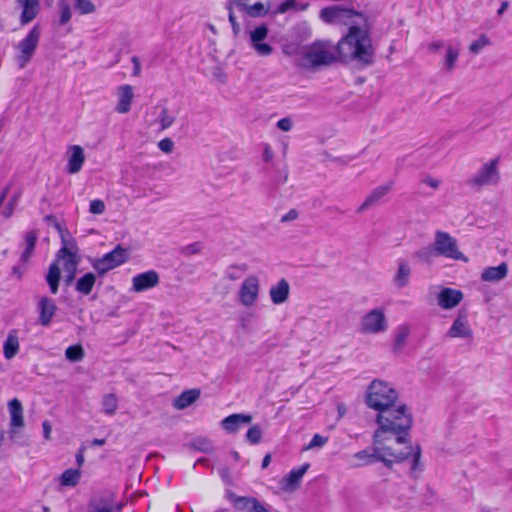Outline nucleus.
<instances>
[{
	"mask_svg": "<svg viewBox=\"0 0 512 512\" xmlns=\"http://www.w3.org/2000/svg\"><path fill=\"white\" fill-rule=\"evenodd\" d=\"M460 50L456 46L448 45L446 48V55L443 60L442 68L450 72L456 67V63L459 57Z\"/></svg>",
	"mask_w": 512,
	"mask_h": 512,
	"instance_id": "34",
	"label": "nucleus"
},
{
	"mask_svg": "<svg viewBox=\"0 0 512 512\" xmlns=\"http://www.w3.org/2000/svg\"><path fill=\"white\" fill-rule=\"evenodd\" d=\"M80 478L81 472L78 469H67L62 473L60 483L66 487H74L79 483Z\"/></svg>",
	"mask_w": 512,
	"mask_h": 512,
	"instance_id": "37",
	"label": "nucleus"
},
{
	"mask_svg": "<svg viewBox=\"0 0 512 512\" xmlns=\"http://www.w3.org/2000/svg\"><path fill=\"white\" fill-rule=\"evenodd\" d=\"M76 277V271H65L64 283L66 286H70Z\"/></svg>",
	"mask_w": 512,
	"mask_h": 512,
	"instance_id": "62",
	"label": "nucleus"
},
{
	"mask_svg": "<svg viewBox=\"0 0 512 512\" xmlns=\"http://www.w3.org/2000/svg\"><path fill=\"white\" fill-rule=\"evenodd\" d=\"M262 434L263 432L261 427L258 424H255L248 429L246 433V439L249 443L255 445L260 443Z\"/></svg>",
	"mask_w": 512,
	"mask_h": 512,
	"instance_id": "45",
	"label": "nucleus"
},
{
	"mask_svg": "<svg viewBox=\"0 0 512 512\" xmlns=\"http://www.w3.org/2000/svg\"><path fill=\"white\" fill-rule=\"evenodd\" d=\"M274 157V152L271 148V146L267 143L263 144V153H262V159L264 162L269 163L272 161Z\"/></svg>",
	"mask_w": 512,
	"mask_h": 512,
	"instance_id": "55",
	"label": "nucleus"
},
{
	"mask_svg": "<svg viewBox=\"0 0 512 512\" xmlns=\"http://www.w3.org/2000/svg\"><path fill=\"white\" fill-rule=\"evenodd\" d=\"M227 10H228V18H229V22L231 24V27H232V31H233V34L234 36H238L240 31H241V27H240V24L237 22L236 20V17L234 15V12H233V3H230L227 5Z\"/></svg>",
	"mask_w": 512,
	"mask_h": 512,
	"instance_id": "49",
	"label": "nucleus"
},
{
	"mask_svg": "<svg viewBox=\"0 0 512 512\" xmlns=\"http://www.w3.org/2000/svg\"><path fill=\"white\" fill-rule=\"evenodd\" d=\"M338 48L331 41L316 40L305 47L299 65L302 68L317 71L337 61Z\"/></svg>",
	"mask_w": 512,
	"mask_h": 512,
	"instance_id": "4",
	"label": "nucleus"
},
{
	"mask_svg": "<svg viewBox=\"0 0 512 512\" xmlns=\"http://www.w3.org/2000/svg\"><path fill=\"white\" fill-rule=\"evenodd\" d=\"M295 4H296L295 0H286L278 6L277 12L285 13L289 9L293 8L295 6Z\"/></svg>",
	"mask_w": 512,
	"mask_h": 512,
	"instance_id": "59",
	"label": "nucleus"
},
{
	"mask_svg": "<svg viewBox=\"0 0 512 512\" xmlns=\"http://www.w3.org/2000/svg\"><path fill=\"white\" fill-rule=\"evenodd\" d=\"M68 244L71 246L74 245L73 241L68 242L67 240L66 243L63 244L61 249L57 252L56 261L58 263L60 260H63L64 271H77L80 257L77 255V253L71 251V249L68 247Z\"/></svg>",
	"mask_w": 512,
	"mask_h": 512,
	"instance_id": "17",
	"label": "nucleus"
},
{
	"mask_svg": "<svg viewBox=\"0 0 512 512\" xmlns=\"http://www.w3.org/2000/svg\"><path fill=\"white\" fill-rule=\"evenodd\" d=\"M358 17L366 22L364 14L341 5H330L320 10L319 18L329 25L349 26V32L337 43L339 57L368 65L373 61L374 49L367 30L359 27Z\"/></svg>",
	"mask_w": 512,
	"mask_h": 512,
	"instance_id": "1",
	"label": "nucleus"
},
{
	"mask_svg": "<svg viewBox=\"0 0 512 512\" xmlns=\"http://www.w3.org/2000/svg\"><path fill=\"white\" fill-rule=\"evenodd\" d=\"M253 1L252 0H234V4L240 11H244Z\"/></svg>",
	"mask_w": 512,
	"mask_h": 512,
	"instance_id": "63",
	"label": "nucleus"
},
{
	"mask_svg": "<svg viewBox=\"0 0 512 512\" xmlns=\"http://www.w3.org/2000/svg\"><path fill=\"white\" fill-rule=\"evenodd\" d=\"M378 424L374 432V442L384 443L395 436L398 444H410V430L413 425V417L405 404L395 406L379 411L376 417Z\"/></svg>",
	"mask_w": 512,
	"mask_h": 512,
	"instance_id": "2",
	"label": "nucleus"
},
{
	"mask_svg": "<svg viewBox=\"0 0 512 512\" xmlns=\"http://www.w3.org/2000/svg\"><path fill=\"white\" fill-rule=\"evenodd\" d=\"M508 274V265L505 262L498 266L486 268L481 275V279L486 282H498L504 279Z\"/></svg>",
	"mask_w": 512,
	"mask_h": 512,
	"instance_id": "26",
	"label": "nucleus"
},
{
	"mask_svg": "<svg viewBox=\"0 0 512 512\" xmlns=\"http://www.w3.org/2000/svg\"><path fill=\"white\" fill-rule=\"evenodd\" d=\"M290 292V285L286 279H281L276 285L270 288L269 294L271 301L276 304H282L287 301Z\"/></svg>",
	"mask_w": 512,
	"mask_h": 512,
	"instance_id": "25",
	"label": "nucleus"
},
{
	"mask_svg": "<svg viewBox=\"0 0 512 512\" xmlns=\"http://www.w3.org/2000/svg\"><path fill=\"white\" fill-rule=\"evenodd\" d=\"M84 355L85 353L81 345H72L65 350V356L71 362L81 361Z\"/></svg>",
	"mask_w": 512,
	"mask_h": 512,
	"instance_id": "41",
	"label": "nucleus"
},
{
	"mask_svg": "<svg viewBox=\"0 0 512 512\" xmlns=\"http://www.w3.org/2000/svg\"><path fill=\"white\" fill-rule=\"evenodd\" d=\"M410 330L407 325H401L397 329V333L395 336L394 344H393V351L399 352L403 348L408 336H409Z\"/></svg>",
	"mask_w": 512,
	"mask_h": 512,
	"instance_id": "39",
	"label": "nucleus"
},
{
	"mask_svg": "<svg viewBox=\"0 0 512 512\" xmlns=\"http://www.w3.org/2000/svg\"><path fill=\"white\" fill-rule=\"evenodd\" d=\"M104 211H105V204L102 200L95 199L90 202L89 212L91 214L100 215V214L104 213Z\"/></svg>",
	"mask_w": 512,
	"mask_h": 512,
	"instance_id": "51",
	"label": "nucleus"
},
{
	"mask_svg": "<svg viewBox=\"0 0 512 512\" xmlns=\"http://www.w3.org/2000/svg\"><path fill=\"white\" fill-rule=\"evenodd\" d=\"M9 413L11 416L10 425L12 428L23 427L24 426V418H23V407L21 402L14 398L8 403Z\"/></svg>",
	"mask_w": 512,
	"mask_h": 512,
	"instance_id": "27",
	"label": "nucleus"
},
{
	"mask_svg": "<svg viewBox=\"0 0 512 512\" xmlns=\"http://www.w3.org/2000/svg\"><path fill=\"white\" fill-rule=\"evenodd\" d=\"M46 282L52 294H57L59 290V283L61 280V271L57 261L49 265L48 273L46 274Z\"/></svg>",
	"mask_w": 512,
	"mask_h": 512,
	"instance_id": "28",
	"label": "nucleus"
},
{
	"mask_svg": "<svg viewBox=\"0 0 512 512\" xmlns=\"http://www.w3.org/2000/svg\"><path fill=\"white\" fill-rule=\"evenodd\" d=\"M394 185V181H389L385 185H380L372 190V192L367 196L365 201L361 204V206L357 209L358 213H363L365 210L376 205L383 197H385Z\"/></svg>",
	"mask_w": 512,
	"mask_h": 512,
	"instance_id": "19",
	"label": "nucleus"
},
{
	"mask_svg": "<svg viewBox=\"0 0 512 512\" xmlns=\"http://www.w3.org/2000/svg\"><path fill=\"white\" fill-rule=\"evenodd\" d=\"M433 246L435 247L438 256L467 261L464 254L459 251L456 239L447 232L437 230L435 232Z\"/></svg>",
	"mask_w": 512,
	"mask_h": 512,
	"instance_id": "7",
	"label": "nucleus"
},
{
	"mask_svg": "<svg viewBox=\"0 0 512 512\" xmlns=\"http://www.w3.org/2000/svg\"><path fill=\"white\" fill-rule=\"evenodd\" d=\"M132 63H133V72H132V75L133 76H139L140 75V72H141V63H140V60L138 57L136 56H133L132 59H131Z\"/></svg>",
	"mask_w": 512,
	"mask_h": 512,
	"instance_id": "61",
	"label": "nucleus"
},
{
	"mask_svg": "<svg viewBox=\"0 0 512 512\" xmlns=\"http://www.w3.org/2000/svg\"><path fill=\"white\" fill-rule=\"evenodd\" d=\"M95 282V274L88 272L77 280L75 284V290L83 295H89L93 290Z\"/></svg>",
	"mask_w": 512,
	"mask_h": 512,
	"instance_id": "31",
	"label": "nucleus"
},
{
	"mask_svg": "<svg viewBox=\"0 0 512 512\" xmlns=\"http://www.w3.org/2000/svg\"><path fill=\"white\" fill-rule=\"evenodd\" d=\"M225 496L232 503L235 512H270L255 497L238 496L231 490H227Z\"/></svg>",
	"mask_w": 512,
	"mask_h": 512,
	"instance_id": "12",
	"label": "nucleus"
},
{
	"mask_svg": "<svg viewBox=\"0 0 512 512\" xmlns=\"http://www.w3.org/2000/svg\"><path fill=\"white\" fill-rule=\"evenodd\" d=\"M57 6L59 8V25H66L72 17V8L67 0H58Z\"/></svg>",
	"mask_w": 512,
	"mask_h": 512,
	"instance_id": "40",
	"label": "nucleus"
},
{
	"mask_svg": "<svg viewBox=\"0 0 512 512\" xmlns=\"http://www.w3.org/2000/svg\"><path fill=\"white\" fill-rule=\"evenodd\" d=\"M129 258V252L121 245H117L112 251L104 254L101 258L92 263V267L99 276L105 275L108 271L124 264Z\"/></svg>",
	"mask_w": 512,
	"mask_h": 512,
	"instance_id": "6",
	"label": "nucleus"
},
{
	"mask_svg": "<svg viewBox=\"0 0 512 512\" xmlns=\"http://www.w3.org/2000/svg\"><path fill=\"white\" fill-rule=\"evenodd\" d=\"M37 310L39 312V323L42 326H48L57 311V306L54 300L43 296L38 301Z\"/></svg>",
	"mask_w": 512,
	"mask_h": 512,
	"instance_id": "18",
	"label": "nucleus"
},
{
	"mask_svg": "<svg viewBox=\"0 0 512 512\" xmlns=\"http://www.w3.org/2000/svg\"><path fill=\"white\" fill-rule=\"evenodd\" d=\"M25 249L23 250L22 254H21V257H20V260L23 262V263H26L33 251H34V248H35V245H36V242H37V233L35 231H29L26 233L25 235Z\"/></svg>",
	"mask_w": 512,
	"mask_h": 512,
	"instance_id": "36",
	"label": "nucleus"
},
{
	"mask_svg": "<svg viewBox=\"0 0 512 512\" xmlns=\"http://www.w3.org/2000/svg\"><path fill=\"white\" fill-rule=\"evenodd\" d=\"M327 441H328L327 437H323L320 434H315L312 437L309 445L307 446V449H311V448H314V447H322L323 445L326 444Z\"/></svg>",
	"mask_w": 512,
	"mask_h": 512,
	"instance_id": "54",
	"label": "nucleus"
},
{
	"mask_svg": "<svg viewBox=\"0 0 512 512\" xmlns=\"http://www.w3.org/2000/svg\"><path fill=\"white\" fill-rule=\"evenodd\" d=\"M191 447L198 451L209 453L212 450V444L207 438H196L191 442Z\"/></svg>",
	"mask_w": 512,
	"mask_h": 512,
	"instance_id": "48",
	"label": "nucleus"
},
{
	"mask_svg": "<svg viewBox=\"0 0 512 512\" xmlns=\"http://www.w3.org/2000/svg\"><path fill=\"white\" fill-rule=\"evenodd\" d=\"M397 399L398 392L386 381L374 379L367 387L365 403L378 412L395 405Z\"/></svg>",
	"mask_w": 512,
	"mask_h": 512,
	"instance_id": "5",
	"label": "nucleus"
},
{
	"mask_svg": "<svg viewBox=\"0 0 512 512\" xmlns=\"http://www.w3.org/2000/svg\"><path fill=\"white\" fill-rule=\"evenodd\" d=\"M489 44V38L486 35H481L478 39H476L470 44L469 51L473 54H478L483 48H485Z\"/></svg>",
	"mask_w": 512,
	"mask_h": 512,
	"instance_id": "47",
	"label": "nucleus"
},
{
	"mask_svg": "<svg viewBox=\"0 0 512 512\" xmlns=\"http://www.w3.org/2000/svg\"><path fill=\"white\" fill-rule=\"evenodd\" d=\"M472 330L469 326L468 316L465 311H460L454 319L450 329L448 330V337L450 338H470L472 337Z\"/></svg>",
	"mask_w": 512,
	"mask_h": 512,
	"instance_id": "15",
	"label": "nucleus"
},
{
	"mask_svg": "<svg viewBox=\"0 0 512 512\" xmlns=\"http://www.w3.org/2000/svg\"><path fill=\"white\" fill-rule=\"evenodd\" d=\"M436 256H438V253L433 245L423 247V248L417 250L414 254V257L420 263H423V264H430L433 261L434 257H436Z\"/></svg>",
	"mask_w": 512,
	"mask_h": 512,
	"instance_id": "38",
	"label": "nucleus"
},
{
	"mask_svg": "<svg viewBox=\"0 0 512 512\" xmlns=\"http://www.w3.org/2000/svg\"><path fill=\"white\" fill-rule=\"evenodd\" d=\"M158 148L164 153H171L174 149V142L170 138H164L159 141Z\"/></svg>",
	"mask_w": 512,
	"mask_h": 512,
	"instance_id": "53",
	"label": "nucleus"
},
{
	"mask_svg": "<svg viewBox=\"0 0 512 512\" xmlns=\"http://www.w3.org/2000/svg\"><path fill=\"white\" fill-rule=\"evenodd\" d=\"M421 447L416 445H407L399 452L395 451L392 447L384 446L383 443H375L373 441L372 448H366L354 454V458L359 460L356 466H368L375 462H381L388 469H392L394 464L402 463L409 457H413L411 470L417 471L420 466Z\"/></svg>",
	"mask_w": 512,
	"mask_h": 512,
	"instance_id": "3",
	"label": "nucleus"
},
{
	"mask_svg": "<svg viewBox=\"0 0 512 512\" xmlns=\"http://www.w3.org/2000/svg\"><path fill=\"white\" fill-rule=\"evenodd\" d=\"M438 305L443 309H452L456 307L463 299V293L460 290L452 288H443L438 294Z\"/></svg>",
	"mask_w": 512,
	"mask_h": 512,
	"instance_id": "20",
	"label": "nucleus"
},
{
	"mask_svg": "<svg viewBox=\"0 0 512 512\" xmlns=\"http://www.w3.org/2000/svg\"><path fill=\"white\" fill-rule=\"evenodd\" d=\"M159 284V275L154 270L137 274L132 279V289L135 292L149 290Z\"/></svg>",
	"mask_w": 512,
	"mask_h": 512,
	"instance_id": "16",
	"label": "nucleus"
},
{
	"mask_svg": "<svg viewBox=\"0 0 512 512\" xmlns=\"http://www.w3.org/2000/svg\"><path fill=\"white\" fill-rule=\"evenodd\" d=\"M44 220L52 225L60 234L62 243L65 244L67 241V236H69V232L66 229H63L60 223L57 221L56 217L54 215H46Z\"/></svg>",
	"mask_w": 512,
	"mask_h": 512,
	"instance_id": "46",
	"label": "nucleus"
},
{
	"mask_svg": "<svg viewBox=\"0 0 512 512\" xmlns=\"http://www.w3.org/2000/svg\"><path fill=\"white\" fill-rule=\"evenodd\" d=\"M121 506L115 503L111 493H103L92 497L87 506V512H119Z\"/></svg>",
	"mask_w": 512,
	"mask_h": 512,
	"instance_id": "13",
	"label": "nucleus"
},
{
	"mask_svg": "<svg viewBox=\"0 0 512 512\" xmlns=\"http://www.w3.org/2000/svg\"><path fill=\"white\" fill-rule=\"evenodd\" d=\"M43 427V434L45 439H50V434L52 431L51 424L48 421H44L42 424Z\"/></svg>",
	"mask_w": 512,
	"mask_h": 512,
	"instance_id": "64",
	"label": "nucleus"
},
{
	"mask_svg": "<svg viewBox=\"0 0 512 512\" xmlns=\"http://www.w3.org/2000/svg\"><path fill=\"white\" fill-rule=\"evenodd\" d=\"M309 468V464H304L298 468L291 470L282 481V488L284 490H294L299 485L302 477Z\"/></svg>",
	"mask_w": 512,
	"mask_h": 512,
	"instance_id": "24",
	"label": "nucleus"
},
{
	"mask_svg": "<svg viewBox=\"0 0 512 512\" xmlns=\"http://www.w3.org/2000/svg\"><path fill=\"white\" fill-rule=\"evenodd\" d=\"M411 268L407 261L401 260L398 263V269L394 276V284L398 288H403L409 284Z\"/></svg>",
	"mask_w": 512,
	"mask_h": 512,
	"instance_id": "30",
	"label": "nucleus"
},
{
	"mask_svg": "<svg viewBox=\"0 0 512 512\" xmlns=\"http://www.w3.org/2000/svg\"><path fill=\"white\" fill-rule=\"evenodd\" d=\"M270 3H263L261 1L252 2L243 12L253 18L264 17L268 14Z\"/></svg>",
	"mask_w": 512,
	"mask_h": 512,
	"instance_id": "33",
	"label": "nucleus"
},
{
	"mask_svg": "<svg viewBox=\"0 0 512 512\" xmlns=\"http://www.w3.org/2000/svg\"><path fill=\"white\" fill-rule=\"evenodd\" d=\"M103 411L108 415H113L117 410V398L114 394H106L102 399Z\"/></svg>",
	"mask_w": 512,
	"mask_h": 512,
	"instance_id": "43",
	"label": "nucleus"
},
{
	"mask_svg": "<svg viewBox=\"0 0 512 512\" xmlns=\"http://www.w3.org/2000/svg\"><path fill=\"white\" fill-rule=\"evenodd\" d=\"M277 127L285 132H288L292 128V120L288 117L282 118L277 122Z\"/></svg>",
	"mask_w": 512,
	"mask_h": 512,
	"instance_id": "57",
	"label": "nucleus"
},
{
	"mask_svg": "<svg viewBox=\"0 0 512 512\" xmlns=\"http://www.w3.org/2000/svg\"><path fill=\"white\" fill-rule=\"evenodd\" d=\"M16 3L22 9L20 16L22 25L33 21L40 11V0H16Z\"/></svg>",
	"mask_w": 512,
	"mask_h": 512,
	"instance_id": "21",
	"label": "nucleus"
},
{
	"mask_svg": "<svg viewBox=\"0 0 512 512\" xmlns=\"http://www.w3.org/2000/svg\"><path fill=\"white\" fill-rule=\"evenodd\" d=\"M159 119H160V123H161V128L163 130L169 128L175 120L174 116L170 115L166 108H163L161 110Z\"/></svg>",
	"mask_w": 512,
	"mask_h": 512,
	"instance_id": "50",
	"label": "nucleus"
},
{
	"mask_svg": "<svg viewBox=\"0 0 512 512\" xmlns=\"http://www.w3.org/2000/svg\"><path fill=\"white\" fill-rule=\"evenodd\" d=\"M133 98H120L118 105L116 106V111L119 113H127L131 109Z\"/></svg>",
	"mask_w": 512,
	"mask_h": 512,
	"instance_id": "52",
	"label": "nucleus"
},
{
	"mask_svg": "<svg viewBox=\"0 0 512 512\" xmlns=\"http://www.w3.org/2000/svg\"><path fill=\"white\" fill-rule=\"evenodd\" d=\"M299 213L296 209H290L285 215L282 216L281 222L286 223L290 221H294L298 218Z\"/></svg>",
	"mask_w": 512,
	"mask_h": 512,
	"instance_id": "58",
	"label": "nucleus"
},
{
	"mask_svg": "<svg viewBox=\"0 0 512 512\" xmlns=\"http://www.w3.org/2000/svg\"><path fill=\"white\" fill-rule=\"evenodd\" d=\"M289 37L297 42H302L309 37V31L306 26L297 25L291 29Z\"/></svg>",
	"mask_w": 512,
	"mask_h": 512,
	"instance_id": "44",
	"label": "nucleus"
},
{
	"mask_svg": "<svg viewBox=\"0 0 512 512\" xmlns=\"http://www.w3.org/2000/svg\"><path fill=\"white\" fill-rule=\"evenodd\" d=\"M39 39L40 29L38 25H36L29 31L26 37L19 42L18 49L20 54L17 57V61L21 68H24L33 57L38 46Z\"/></svg>",
	"mask_w": 512,
	"mask_h": 512,
	"instance_id": "9",
	"label": "nucleus"
},
{
	"mask_svg": "<svg viewBox=\"0 0 512 512\" xmlns=\"http://www.w3.org/2000/svg\"><path fill=\"white\" fill-rule=\"evenodd\" d=\"M74 8L81 15L94 13L96 7L91 0H75Z\"/></svg>",
	"mask_w": 512,
	"mask_h": 512,
	"instance_id": "42",
	"label": "nucleus"
},
{
	"mask_svg": "<svg viewBox=\"0 0 512 512\" xmlns=\"http://www.w3.org/2000/svg\"><path fill=\"white\" fill-rule=\"evenodd\" d=\"M271 167L274 168V174L271 177L269 186L271 189H277L280 185H283L287 182L288 168L286 164H284L282 167H277L275 164H271Z\"/></svg>",
	"mask_w": 512,
	"mask_h": 512,
	"instance_id": "32",
	"label": "nucleus"
},
{
	"mask_svg": "<svg viewBox=\"0 0 512 512\" xmlns=\"http://www.w3.org/2000/svg\"><path fill=\"white\" fill-rule=\"evenodd\" d=\"M269 29L266 24H260L248 31L250 47L255 53L262 57L270 56L274 48L265 40L268 37Z\"/></svg>",
	"mask_w": 512,
	"mask_h": 512,
	"instance_id": "8",
	"label": "nucleus"
},
{
	"mask_svg": "<svg viewBox=\"0 0 512 512\" xmlns=\"http://www.w3.org/2000/svg\"><path fill=\"white\" fill-rule=\"evenodd\" d=\"M259 292V281L256 276L247 277L240 288L239 298L240 302L245 306L253 305L257 298Z\"/></svg>",
	"mask_w": 512,
	"mask_h": 512,
	"instance_id": "14",
	"label": "nucleus"
},
{
	"mask_svg": "<svg viewBox=\"0 0 512 512\" xmlns=\"http://www.w3.org/2000/svg\"><path fill=\"white\" fill-rule=\"evenodd\" d=\"M19 351V341L15 333L10 332L4 342L3 352L6 359H12Z\"/></svg>",
	"mask_w": 512,
	"mask_h": 512,
	"instance_id": "35",
	"label": "nucleus"
},
{
	"mask_svg": "<svg viewBox=\"0 0 512 512\" xmlns=\"http://www.w3.org/2000/svg\"><path fill=\"white\" fill-rule=\"evenodd\" d=\"M199 396V389L185 390L175 399L174 407L178 410H183L193 404Z\"/></svg>",
	"mask_w": 512,
	"mask_h": 512,
	"instance_id": "29",
	"label": "nucleus"
},
{
	"mask_svg": "<svg viewBox=\"0 0 512 512\" xmlns=\"http://www.w3.org/2000/svg\"><path fill=\"white\" fill-rule=\"evenodd\" d=\"M118 96H133V87L130 85H122L118 88Z\"/></svg>",
	"mask_w": 512,
	"mask_h": 512,
	"instance_id": "60",
	"label": "nucleus"
},
{
	"mask_svg": "<svg viewBox=\"0 0 512 512\" xmlns=\"http://www.w3.org/2000/svg\"><path fill=\"white\" fill-rule=\"evenodd\" d=\"M388 328L387 320L381 309H373L366 313L361 320L360 331L365 334H378Z\"/></svg>",
	"mask_w": 512,
	"mask_h": 512,
	"instance_id": "11",
	"label": "nucleus"
},
{
	"mask_svg": "<svg viewBox=\"0 0 512 512\" xmlns=\"http://www.w3.org/2000/svg\"><path fill=\"white\" fill-rule=\"evenodd\" d=\"M497 165V158L484 163L478 173L468 180V184L472 187H482L496 184L499 180Z\"/></svg>",
	"mask_w": 512,
	"mask_h": 512,
	"instance_id": "10",
	"label": "nucleus"
},
{
	"mask_svg": "<svg viewBox=\"0 0 512 512\" xmlns=\"http://www.w3.org/2000/svg\"><path fill=\"white\" fill-rule=\"evenodd\" d=\"M252 416L249 414H231L221 421L222 428L227 433H236L243 425L249 424Z\"/></svg>",
	"mask_w": 512,
	"mask_h": 512,
	"instance_id": "22",
	"label": "nucleus"
},
{
	"mask_svg": "<svg viewBox=\"0 0 512 512\" xmlns=\"http://www.w3.org/2000/svg\"><path fill=\"white\" fill-rule=\"evenodd\" d=\"M69 158L67 163V172L69 174L78 173L84 164L85 155L84 150L79 145H72L69 147Z\"/></svg>",
	"mask_w": 512,
	"mask_h": 512,
	"instance_id": "23",
	"label": "nucleus"
},
{
	"mask_svg": "<svg viewBox=\"0 0 512 512\" xmlns=\"http://www.w3.org/2000/svg\"><path fill=\"white\" fill-rule=\"evenodd\" d=\"M17 201H18V196L14 195L3 211V215L5 218H9L12 215L14 206L17 204Z\"/></svg>",
	"mask_w": 512,
	"mask_h": 512,
	"instance_id": "56",
	"label": "nucleus"
}]
</instances>
